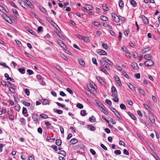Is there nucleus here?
Here are the masks:
<instances>
[{
	"label": "nucleus",
	"mask_w": 160,
	"mask_h": 160,
	"mask_svg": "<svg viewBox=\"0 0 160 160\" xmlns=\"http://www.w3.org/2000/svg\"><path fill=\"white\" fill-rule=\"evenodd\" d=\"M87 87L89 91L91 93L92 92H95L96 91L95 89V85L93 82L90 83L87 85Z\"/></svg>",
	"instance_id": "obj_1"
},
{
	"label": "nucleus",
	"mask_w": 160,
	"mask_h": 160,
	"mask_svg": "<svg viewBox=\"0 0 160 160\" xmlns=\"http://www.w3.org/2000/svg\"><path fill=\"white\" fill-rule=\"evenodd\" d=\"M112 18L114 21L116 23H118L120 21V19L119 17L116 15L115 13H112Z\"/></svg>",
	"instance_id": "obj_2"
},
{
	"label": "nucleus",
	"mask_w": 160,
	"mask_h": 160,
	"mask_svg": "<svg viewBox=\"0 0 160 160\" xmlns=\"http://www.w3.org/2000/svg\"><path fill=\"white\" fill-rule=\"evenodd\" d=\"M112 96L115 97L117 96V92L115 87L113 86L112 88Z\"/></svg>",
	"instance_id": "obj_3"
},
{
	"label": "nucleus",
	"mask_w": 160,
	"mask_h": 160,
	"mask_svg": "<svg viewBox=\"0 0 160 160\" xmlns=\"http://www.w3.org/2000/svg\"><path fill=\"white\" fill-rule=\"evenodd\" d=\"M144 64L146 66L149 67L153 65V62L151 60H150L145 62Z\"/></svg>",
	"instance_id": "obj_4"
},
{
	"label": "nucleus",
	"mask_w": 160,
	"mask_h": 160,
	"mask_svg": "<svg viewBox=\"0 0 160 160\" xmlns=\"http://www.w3.org/2000/svg\"><path fill=\"white\" fill-rule=\"evenodd\" d=\"M140 18L142 19L143 22L145 24H148V21L147 18L144 15H141Z\"/></svg>",
	"instance_id": "obj_5"
},
{
	"label": "nucleus",
	"mask_w": 160,
	"mask_h": 160,
	"mask_svg": "<svg viewBox=\"0 0 160 160\" xmlns=\"http://www.w3.org/2000/svg\"><path fill=\"white\" fill-rule=\"evenodd\" d=\"M59 45L61 46L62 48L65 49L66 48V46L64 43L61 40H58L57 41Z\"/></svg>",
	"instance_id": "obj_6"
},
{
	"label": "nucleus",
	"mask_w": 160,
	"mask_h": 160,
	"mask_svg": "<svg viewBox=\"0 0 160 160\" xmlns=\"http://www.w3.org/2000/svg\"><path fill=\"white\" fill-rule=\"evenodd\" d=\"M84 9L86 10H92L93 9V8L91 5L87 4L85 6V7H83L82 8V10H84Z\"/></svg>",
	"instance_id": "obj_7"
},
{
	"label": "nucleus",
	"mask_w": 160,
	"mask_h": 160,
	"mask_svg": "<svg viewBox=\"0 0 160 160\" xmlns=\"http://www.w3.org/2000/svg\"><path fill=\"white\" fill-rule=\"evenodd\" d=\"M98 53L100 55H105L107 54V52L101 49L98 50Z\"/></svg>",
	"instance_id": "obj_8"
},
{
	"label": "nucleus",
	"mask_w": 160,
	"mask_h": 160,
	"mask_svg": "<svg viewBox=\"0 0 160 160\" xmlns=\"http://www.w3.org/2000/svg\"><path fill=\"white\" fill-rule=\"evenodd\" d=\"M132 68L135 70H137L138 68V66L136 63L133 62L131 64Z\"/></svg>",
	"instance_id": "obj_9"
},
{
	"label": "nucleus",
	"mask_w": 160,
	"mask_h": 160,
	"mask_svg": "<svg viewBox=\"0 0 160 160\" xmlns=\"http://www.w3.org/2000/svg\"><path fill=\"white\" fill-rule=\"evenodd\" d=\"M2 16L6 21L9 22V20H10V18L6 14H2Z\"/></svg>",
	"instance_id": "obj_10"
},
{
	"label": "nucleus",
	"mask_w": 160,
	"mask_h": 160,
	"mask_svg": "<svg viewBox=\"0 0 160 160\" xmlns=\"http://www.w3.org/2000/svg\"><path fill=\"white\" fill-rule=\"evenodd\" d=\"M144 58L147 60H150L152 59V57L149 54H147L144 55Z\"/></svg>",
	"instance_id": "obj_11"
},
{
	"label": "nucleus",
	"mask_w": 160,
	"mask_h": 160,
	"mask_svg": "<svg viewBox=\"0 0 160 160\" xmlns=\"http://www.w3.org/2000/svg\"><path fill=\"white\" fill-rule=\"evenodd\" d=\"M151 49V48L150 47H148L146 48H145L144 49H143L141 51V52L142 53H145L148 51H149Z\"/></svg>",
	"instance_id": "obj_12"
},
{
	"label": "nucleus",
	"mask_w": 160,
	"mask_h": 160,
	"mask_svg": "<svg viewBox=\"0 0 160 160\" xmlns=\"http://www.w3.org/2000/svg\"><path fill=\"white\" fill-rule=\"evenodd\" d=\"M115 80L119 85L121 84L120 80L118 76H116L114 78Z\"/></svg>",
	"instance_id": "obj_13"
},
{
	"label": "nucleus",
	"mask_w": 160,
	"mask_h": 160,
	"mask_svg": "<svg viewBox=\"0 0 160 160\" xmlns=\"http://www.w3.org/2000/svg\"><path fill=\"white\" fill-rule=\"evenodd\" d=\"M69 142L72 144H74L77 142L78 140L76 138H73L70 140Z\"/></svg>",
	"instance_id": "obj_14"
},
{
	"label": "nucleus",
	"mask_w": 160,
	"mask_h": 160,
	"mask_svg": "<svg viewBox=\"0 0 160 160\" xmlns=\"http://www.w3.org/2000/svg\"><path fill=\"white\" fill-rule=\"evenodd\" d=\"M138 91L139 92V93L141 94L144 96L145 95L146 93L143 89L140 88H139L138 89Z\"/></svg>",
	"instance_id": "obj_15"
},
{
	"label": "nucleus",
	"mask_w": 160,
	"mask_h": 160,
	"mask_svg": "<svg viewBox=\"0 0 160 160\" xmlns=\"http://www.w3.org/2000/svg\"><path fill=\"white\" fill-rule=\"evenodd\" d=\"M42 101L43 104L44 105H47L48 104H49V101L48 100L45 99H42Z\"/></svg>",
	"instance_id": "obj_16"
},
{
	"label": "nucleus",
	"mask_w": 160,
	"mask_h": 160,
	"mask_svg": "<svg viewBox=\"0 0 160 160\" xmlns=\"http://www.w3.org/2000/svg\"><path fill=\"white\" fill-rule=\"evenodd\" d=\"M102 8L103 10H107V9H108V5L105 3H103L102 5ZM107 10H108V9Z\"/></svg>",
	"instance_id": "obj_17"
},
{
	"label": "nucleus",
	"mask_w": 160,
	"mask_h": 160,
	"mask_svg": "<svg viewBox=\"0 0 160 160\" xmlns=\"http://www.w3.org/2000/svg\"><path fill=\"white\" fill-rule=\"evenodd\" d=\"M82 40H83L86 43L88 42H89V38L85 36H83V39Z\"/></svg>",
	"instance_id": "obj_18"
},
{
	"label": "nucleus",
	"mask_w": 160,
	"mask_h": 160,
	"mask_svg": "<svg viewBox=\"0 0 160 160\" xmlns=\"http://www.w3.org/2000/svg\"><path fill=\"white\" fill-rule=\"evenodd\" d=\"M105 58V62L107 63L109 65L112 66V62L111 61H110L108 59L106 58Z\"/></svg>",
	"instance_id": "obj_19"
},
{
	"label": "nucleus",
	"mask_w": 160,
	"mask_h": 160,
	"mask_svg": "<svg viewBox=\"0 0 160 160\" xmlns=\"http://www.w3.org/2000/svg\"><path fill=\"white\" fill-rule=\"evenodd\" d=\"M79 62L80 64L82 66H84L85 65V63L84 62V61L82 59H80L79 60Z\"/></svg>",
	"instance_id": "obj_20"
},
{
	"label": "nucleus",
	"mask_w": 160,
	"mask_h": 160,
	"mask_svg": "<svg viewBox=\"0 0 160 160\" xmlns=\"http://www.w3.org/2000/svg\"><path fill=\"white\" fill-rule=\"evenodd\" d=\"M55 67L56 68L58 69L59 71L61 72L62 71V69L61 67L58 64L55 65Z\"/></svg>",
	"instance_id": "obj_21"
},
{
	"label": "nucleus",
	"mask_w": 160,
	"mask_h": 160,
	"mask_svg": "<svg viewBox=\"0 0 160 160\" xmlns=\"http://www.w3.org/2000/svg\"><path fill=\"white\" fill-rule=\"evenodd\" d=\"M25 54L26 56H27L28 57V58H29L32 59H33L34 57L32 55L26 52H25Z\"/></svg>",
	"instance_id": "obj_22"
},
{
	"label": "nucleus",
	"mask_w": 160,
	"mask_h": 160,
	"mask_svg": "<svg viewBox=\"0 0 160 160\" xmlns=\"http://www.w3.org/2000/svg\"><path fill=\"white\" fill-rule=\"evenodd\" d=\"M88 128L91 131H94L95 130V127L91 125H88Z\"/></svg>",
	"instance_id": "obj_23"
},
{
	"label": "nucleus",
	"mask_w": 160,
	"mask_h": 160,
	"mask_svg": "<svg viewBox=\"0 0 160 160\" xmlns=\"http://www.w3.org/2000/svg\"><path fill=\"white\" fill-rule=\"evenodd\" d=\"M128 114L132 119L135 120L136 119V117L134 116V115L131 113L128 112Z\"/></svg>",
	"instance_id": "obj_24"
},
{
	"label": "nucleus",
	"mask_w": 160,
	"mask_h": 160,
	"mask_svg": "<svg viewBox=\"0 0 160 160\" xmlns=\"http://www.w3.org/2000/svg\"><path fill=\"white\" fill-rule=\"evenodd\" d=\"M56 143L57 145L59 146L61 145L62 141L60 139H57L56 141Z\"/></svg>",
	"instance_id": "obj_25"
},
{
	"label": "nucleus",
	"mask_w": 160,
	"mask_h": 160,
	"mask_svg": "<svg viewBox=\"0 0 160 160\" xmlns=\"http://www.w3.org/2000/svg\"><path fill=\"white\" fill-rule=\"evenodd\" d=\"M18 71L22 74H24L25 73V69L22 68H19Z\"/></svg>",
	"instance_id": "obj_26"
},
{
	"label": "nucleus",
	"mask_w": 160,
	"mask_h": 160,
	"mask_svg": "<svg viewBox=\"0 0 160 160\" xmlns=\"http://www.w3.org/2000/svg\"><path fill=\"white\" fill-rule=\"evenodd\" d=\"M149 119L150 120L151 122L152 123H154L155 122V119H154V117L152 116H149Z\"/></svg>",
	"instance_id": "obj_27"
},
{
	"label": "nucleus",
	"mask_w": 160,
	"mask_h": 160,
	"mask_svg": "<svg viewBox=\"0 0 160 160\" xmlns=\"http://www.w3.org/2000/svg\"><path fill=\"white\" fill-rule=\"evenodd\" d=\"M130 3L133 7H136L137 6V3L134 0H132L130 2Z\"/></svg>",
	"instance_id": "obj_28"
},
{
	"label": "nucleus",
	"mask_w": 160,
	"mask_h": 160,
	"mask_svg": "<svg viewBox=\"0 0 160 160\" xmlns=\"http://www.w3.org/2000/svg\"><path fill=\"white\" fill-rule=\"evenodd\" d=\"M96 78L100 83H102L103 82V79L100 77H97Z\"/></svg>",
	"instance_id": "obj_29"
},
{
	"label": "nucleus",
	"mask_w": 160,
	"mask_h": 160,
	"mask_svg": "<svg viewBox=\"0 0 160 160\" xmlns=\"http://www.w3.org/2000/svg\"><path fill=\"white\" fill-rule=\"evenodd\" d=\"M100 18L102 20L104 21H107L108 19V18L104 16H101Z\"/></svg>",
	"instance_id": "obj_30"
},
{
	"label": "nucleus",
	"mask_w": 160,
	"mask_h": 160,
	"mask_svg": "<svg viewBox=\"0 0 160 160\" xmlns=\"http://www.w3.org/2000/svg\"><path fill=\"white\" fill-rule=\"evenodd\" d=\"M89 120L91 122H94L95 121V118L93 116L89 118Z\"/></svg>",
	"instance_id": "obj_31"
},
{
	"label": "nucleus",
	"mask_w": 160,
	"mask_h": 160,
	"mask_svg": "<svg viewBox=\"0 0 160 160\" xmlns=\"http://www.w3.org/2000/svg\"><path fill=\"white\" fill-rule=\"evenodd\" d=\"M8 84L7 85V87H8L9 88L12 87H14V85L11 83L9 82H8Z\"/></svg>",
	"instance_id": "obj_32"
},
{
	"label": "nucleus",
	"mask_w": 160,
	"mask_h": 160,
	"mask_svg": "<svg viewBox=\"0 0 160 160\" xmlns=\"http://www.w3.org/2000/svg\"><path fill=\"white\" fill-rule=\"evenodd\" d=\"M37 117L38 115L36 114L35 115H33L32 116V118H33V120L34 121H38V120L37 119Z\"/></svg>",
	"instance_id": "obj_33"
},
{
	"label": "nucleus",
	"mask_w": 160,
	"mask_h": 160,
	"mask_svg": "<svg viewBox=\"0 0 160 160\" xmlns=\"http://www.w3.org/2000/svg\"><path fill=\"white\" fill-rule=\"evenodd\" d=\"M24 91L27 95L29 96V95L30 92L28 89L26 88L24 89Z\"/></svg>",
	"instance_id": "obj_34"
},
{
	"label": "nucleus",
	"mask_w": 160,
	"mask_h": 160,
	"mask_svg": "<svg viewBox=\"0 0 160 160\" xmlns=\"http://www.w3.org/2000/svg\"><path fill=\"white\" fill-rule=\"evenodd\" d=\"M130 32V30L129 29H128L126 31L124 32V34L127 37L128 36V33H129Z\"/></svg>",
	"instance_id": "obj_35"
},
{
	"label": "nucleus",
	"mask_w": 160,
	"mask_h": 160,
	"mask_svg": "<svg viewBox=\"0 0 160 160\" xmlns=\"http://www.w3.org/2000/svg\"><path fill=\"white\" fill-rule=\"evenodd\" d=\"M54 111L56 112H57L58 114H61L62 113V111L61 110H57V109H54Z\"/></svg>",
	"instance_id": "obj_36"
},
{
	"label": "nucleus",
	"mask_w": 160,
	"mask_h": 160,
	"mask_svg": "<svg viewBox=\"0 0 160 160\" xmlns=\"http://www.w3.org/2000/svg\"><path fill=\"white\" fill-rule=\"evenodd\" d=\"M119 5L120 7H123V2L122 0H120L119 2Z\"/></svg>",
	"instance_id": "obj_37"
},
{
	"label": "nucleus",
	"mask_w": 160,
	"mask_h": 160,
	"mask_svg": "<svg viewBox=\"0 0 160 160\" xmlns=\"http://www.w3.org/2000/svg\"><path fill=\"white\" fill-rule=\"evenodd\" d=\"M9 92L11 93H14L15 92V89H14V87H12L9 88Z\"/></svg>",
	"instance_id": "obj_38"
},
{
	"label": "nucleus",
	"mask_w": 160,
	"mask_h": 160,
	"mask_svg": "<svg viewBox=\"0 0 160 160\" xmlns=\"http://www.w3.org/2000/svg\"><path fill=\"white\" fill-rule=\"evenodd\" d=\"M148 146L151 149V150L153 151L154 150V148L153 147V146L152 145V143H149L148 144Z\"/></svg>",
	"instance_id": "obj_39"
},
{
	"label": "nucleus",
	"mask_w": 160,
	"mask_h": 160,
	"mask_svg": "<svg viewBox=\"0 0 160 160\" xmlns=\"http://www.w3.org/2000/svg\"><path fill=\"white\" fill-rule=\"evenodd\" d=\"M152 155L157 160H158V156L155 153L153 152L152 151V152H151Z\"/></svg>",
	"instance_id": "obj_40"
},
{
	"label": "nucleus",
	"mask_w": 160,
	"mask_h": 160,
	"mask_svg": "<svg viewBox=\"0 0 160 160\" xmlns=\"http://www.w3.org/2000/svg\"><path fill=\"white\" fill-rule=\"evenodd\" d=\"M20 109V107L18 105H16L15 106V109L18 111Z\"/></svg>",
	"instance_id": "obj_41"
},
{
	"label": "nucleus",
	"mask_w": 160,
	"mask_h": 160,
	"mask_svg": "<svg viewBox=\"0 0 160 160\" xmlns=\"http://www.w3.org/2000/svg\"><path fill=\"white\" fill-rule=\"evenodd\" d=\"M115 154L117 155H120L121 154V152L119 150H115L114 152Z\"/></svg>",
	"instance_id": "obj_42"
},
{
	"label": "nucleus",
	"mask_w": 160,
	"mask_h": 160,
	"mask_svg": "<svg viewBox=\"0 0 160 160\" xmlns=\"http://www.w3.org/2000/svg\"><path fill=\"white\" fill-rule=\"evenodd\" d=\"M40 116L43 118L46 119L48 118V116L45 114H40Z\"/></svg>",
	"instance_id": "obj_43"
},
{
	"label": "nucleus",
	"mask_w": 160,
	"mask_h": 160,
	"mask_svg": "<svg viewBox=\"0 0 160 160\" xmlns=\"http://www.w3.org/2000/svg\"><path fill=\"white\" fill-rule=\"evenodd\" d=\"M92 61L94 64H96V66L98 65V63L97 62L96 59L95 58H92Z\"/></svg>",
	"instance_id": "obj_44"
},
{
	"label": "nucleus",
	"mask_w": 160,
	"mask_h": 160,
	"mask_svg": "<svg viewBox=\"0 0 160 160\" xmlns=\"http://www.w3.org/2000/svg\"><path fill=\"white\" fill-rule=\"evenodd\" d=\"M113 112L118 117V118H120V115L119 113L116 111L115 110V112H114V111H113Z\"/></svg>",
	"instance_id": "obj_45"
},
{
	"label": "nucleus",
	"mask_w": 160,
	"mask_h": 160,
	"mask_svg": "<svg viewBox=\"0 0 160 160\" xmlns=\"http://www.w3.org/2000/svg\"><path fill=\"white\" fill-rule=\"evenodd\" d=\"M22 103L25 106H29L30 105V103L29 102H27L25 101H23Z\"/></svg>",
	"instance_id": "obj_46"
},
{
	"label": "nucleus",
	"mask_w": 160,
	"mask_h": 160,
	"mask_svg": "<svg viewBox=\"0 0 160 160\" xmlns=\"http://www.w3.org/2000/svg\"><path fill=\"white\" fill-rule=\"evenodd\" d=\"M77 106L80 109H82L83 108V105L80 103H78L77 105Z\"/></svg>",
	"instance_id": "obj_47"
},
{
	"label": "nucleus",
	"mask_w": 160,
	"mask_h": 160,
	"mask_svg": "<svg viewBox=\"0 0 160 160\" xmlns=\"http://www.w3.org/2000/svg\"><path fill=\"white\" fill-rule=\"evenodd\" d=\"M92 24L93 25L95 26H98V25H99L100 23L99 22H97L95 21L92 22Z\"/></svg>",
	"instance_id": "obj_48"
},
{
	"label": "nucleus",
	"mask_w": 160,
	"mask_h": 160,
	"mask_svg": "<svg viewBox=\"0 0 160 160\" xmlns=\"http://www.w3.org/2000/svg\"><path fill=\"white\" fill-rule=\"evenodd\" d=\"M105 102L108 105H110L112 104L111 102L109 100L107 99L105 100Z\"/></svg>",
	"instance_id": "obj_49"
},
{
	"label": "nucleus",
	"mask_w": 160,
	"mask_h": 160,
	"mask_svg": "<svg viewBox=\"0 0 160 160\" xmlns=\"http://www.w3.org/2000/svg\"><path fill=\"white\" fill-rule=\"evenodd\" d=\"M81 114L82 116H85L87 114L86 111L84 110H82L81 112Z\"/></svg>",
	"instance_id": "obj_50"
},
{
	"label": "nucleus",
	"mask_w": 160,
	"mask_h": 160,
	"mask_svg": "<svg viewBox=\"0 0 160 160\" xmlns=\"http://www.w3.org/2000/svg\"><path fill=\"white\" fill-rule=\"evenodd\" d=\"M125 55L127 57H129L130 58H131V54L128 52H126Z\"/></svg>",
	"instance_id": "obj_51"
},
{
	"label": "nucleus",
	"mask_w": 160,
	"mask_h": 160,
	"mask_svg": "<svg viewBox=\"0 0 160 160\" xmlns=\"http://www.w3.org/2000/svg\"><path fill=\"white\" fill-rule=\"evenodd\" d=\"M49 20H48V21L50 23H51L52 25H53V24H54L55 25H56V26L58 28H59V27L58 26V25L55 23H54L53 21L52 20H51V19H49Z\"/></svg>",
	"instance_id": "obj_52"
},
{
	"label": "nucleus",
	"mask_w": 160,
	"mask_h": 160,
	"mask_svg": "<svg viewBox=\"0 0 160 160\" xmlns=\"http://www.w3.org/2000/svg\"><path fill=\"white\" fill-rule=\"evenodd\" d=\"M120 107L121 109L123 110L125 109L126 107L123 104H122L120 105Z\"/></svg>",
	"instance_id": "obj_53"
},
{
	"label": "nucleus",
	"mask_w": 160,
	"mask_h": 160,
	"mask_svg": "<svg viewBox=\"0 0 160 160\" xmlns=\"http://www.w3.org/2000/svg\"><path fill=\"white\" fill-rule=\"evenodd\" d=\"M66 90L70 94H72L73 93V91L70 88H67Z\"/></svg>",
	"instance_id": "obj_54"
},
{
	"label": "nucleus",
	"mask_w": 160,
	"mask_h": 160,
	"mask_svg": "<svg viewBox=\"0 0 160 160\" xmlns=\"http://www.w3.org/2000/svg\"><path fill=\"white\" fill-rule=\"evenodd\" d=\"M27 110L26 108H23V110L22 111V113L23 114H26V113H27Z\"/></svg>",
	"instance_id": "obj_55"
},
{
	"label": "nucleus",
	"mask_w": 160,
	"mask_h": 160,
	"mask_svg": "<svg viewBox=\"0 0 160 160\" xmlns=\"http://www.w3.org/2000/svg\"><path fill=\"white\" fill-rule=\"evenodd\" d=\"M27 72L30 75H32L33 74V72L30 69H28Z\"/></svg>",
	"instance_id": "obj_56"
},
{
	"label": "nucleus",
	"mask_w": 160,
	"mask_h": 160,
	"mask_svg": "<svg viewBox=\"0 0 160 160\" xmlns=\"http://www.w3.org/2000/svg\"><path fill=\"white\" fill-rule=\"evenodd\" d=\"M6 112V110L5 109H2V110L0 109V115L2 114V113H5Z\"/></svg>",
	"instance_id": "obj_57"
},
{
	"label": "nucleus",
	"mask_w": 160,
	"mask_h": 160,
	"mask_svg": "<svg viewBox=\"0 0 160 160\" xmlns=\"http://www.w3.org/2000/svg\"><path fill=\"white\" fill-rule=\"evenodd\" d=\"M90 15H92L93 14L94 12L92 11H86Z\"/></svg>",
	"instance_id": "obj_58"
},
{
	"label": "nucleus",
	"mask_w": 160,
	"mask_h": 160,
	"mask_svg": "<svg viewBox=\"0 0 160 160\" xmlns=\"http://www.w3.org/2000/svg\"><path fill=\"white\" fill-rule=\"evenodd\" d=\"M101 146L104 150H107V148L103 144H101Z\"/></svg>",
	"instance_id": "obj_59"
},
{
	"label": "nucleus",
	"mask_w": 160,
	"mask_h": 160,
	"mask_svg": "<svg viewBox=\"0 0 160 160\" xmlns=\"http://www.w3.org/2000/svg\"><path fill=\"white\" fill-rule=\"evenodd\" d=\"M9 116L10 119L11 120H14V117L12 116V114L9 115Z\"/></svg>",
	"instance_id": "obj_60"
},
{
	"label": "nucleus",
	"mask_w": 160,
	"mask_h": 160,
	"mask_svg": "<svg viewBox=\"0 0 160 160\" xmlns=\"http://www.w3.org/2000/svg\"><path fill=\"white\" fill-rule=\"evenodd\" d=\"M28 32L32 35H35V33L31 29H29L28 30Z\"/></svg>",
	"instance_id": "obj_61"
},
{
	"label": "nucleus",
	"mask_w": 160,
	"mask_h": 160,
	"mask_svg": "<svg viewBox=\"0 0 160 160\" xmlns=\"http://www.w3.org/2000/svg\"><path fill=\"white\" fill-rule=\"evenodd\" d=\"M123 153L125 154L128 155L129 154V152L126 149H124L123 150Z\"/></svg>",
	"instance_id": "obj_62"
},
{
	"label": "nucleus",
	"mask_w": 160,
	"mask_h": 160,
	"mask_svg": "<svg viewBox=\"0 0 160 160\" xmlns=\"http://www.w3.org/2000/svg\"><path fill=\"white\" fill-rule=\"evenodd\" d=\"M60 94L61 96L64 97L66 96V94L63 91H61L60 92Z\"/></svg>",
	"instance_id": "obj_63"
},
{
	"label": "nucleus",
	"mask_w": 160,
	"mask_h": 160,
	"mask_svg": "<svg viewBox=\"0 0 160 160\" xmlns=\"http://www.w3.org/2000/svg\"><path fill=\"white\" fill-rule=\"evenodd\" d=\"M102 47L104 48L105 49H107L108 48V47L107 46V45L105 43H103L102 44Z\"/></svg>",
	"instance_id": "obj_64"
}]
</instances>
